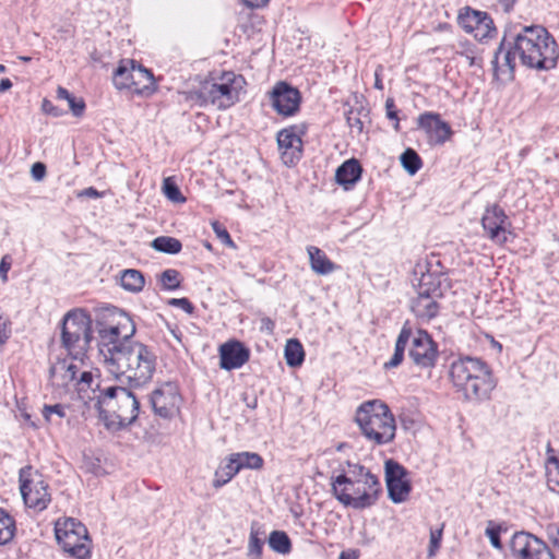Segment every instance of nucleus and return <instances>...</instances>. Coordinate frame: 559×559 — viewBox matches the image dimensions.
Here are the masks:
<instances>
[{
    "instance_id": "obj_1",
    "label": "nucleus",
    "mask_w": 559,
    "mask_h": 559,
    "mask_svg": "<svg viewBox=\"0 0 559 559\" xmlns=\"http://www.w3.org/2000/svg\"><path fill=\"white\" fill-rule=\"evenodd\" d=\"M503 60L504 66L513 71L515 58L531 69L550 70L557 64L559 57L557 44L543 26H525L509 43Z\"/></svg>"
},
{
    "instance_id": "obj_2",
    "label": "nucleus",
    "mask_w": 559,
    "mask_h": 559,
    "mask_svg": "<svg viewBox=\"0 0 559 559\" xmlns=\"http://www.w3.org/2000/svg\"><path fill=\"white\" fill-rule=\"evenodd\" d=\"M347 468L331 477L335 499L344 507L362 510L372 507L381 493L379 478L365 466L346 462Z\"/></svg>"
},
{
    "instance_id": "obj_3",
    "label": "nucleus",
    "mask_w": 559,
    "mask_h": 559,
    "mask_svg": "<svg viewBox=\"0 0 559 559\" xmlns=\"http://www.w3.org/2000/svg\"><path fill=\"white\" fill-rule=\"evenodd\" d=\"M156 366V357L144 344L127 340L120 350H116L107 366L108 371L121 383L140 386L150 381Z\"/></svg>"
},
{
    "instance_id": "obj_4",
    "label": "nucleus",
    "mask_w": 559,
    "mask_h": 559,
    "mask_svg": "<svg viewBox=\"0 0 559 559\" xmlns=\"http://www.w3.org/2000/svg\"><path fill=\"white\" fill-rule=\"evenodd\" d=\"M98 394L90 397L99 417L109 429L119 430L132 423L139 416L140 403L135 395L122 385H96Z\"/></svg>"
},
{
    "instance_id": "obj_5",
    "label": "nucleus",
    "mask_w": 559,
    "mask_h": 559,
    "mask_svg": "<svg viewBox=\"0 0 559 559\" xmlns=\"http://www.w3.org/2000/svg\"><path fill=\"white\" fill-rule=\"evenodd\" d=\"M450 377L467 401L487 400L496 386L491 370L478 358L465 357L452 362Z\"/></svg>"
},
{
    "instance_id": "obj_6",
    "label": "nucleus",
    "mask_w": 559,
    "mask_h": 559,
    "mask_svg": "<svg viewBox=\"0 0 559 559\" xmlns=\"http://www.w3.org/2000/svg\"><path fill=\"white\" fill-rule=\"evenodd\" d=\"M355 420L366 439L374 444L390 443L395 437L394 416L388 405L379 400L362 403L356 412Z\"/></svg>"
},
{
    "instance_id": "obj_7",
    "label": "nucleus",
    "mask_w": 559,
    "mask_h": 559,
    "mask_svg": "<svg viewBox=\"0 0 559 559\" xmlns=\"http://www.w3.org/2000/svg\"><path fill=\"white\" fill-rule=\"evenodd\" d=\"M61 341L73 359H82L92 341L91 316L82 309L69 311L62 320Z\"/></svg>"
},
{
    "instance_id": "obj_8",
    "label": "nucleus",
    "mask_w": 559,
    "mask_h": 559,
    "mask_svg": "<svg viewBox=\"0 0 559 559\" xmlns=\"http://www.w3.org/2000/svg\"><path fill=\"white\" fill-rule=\"evenodd\" d=\"M98 348L104 357L106 367L114 358L116 350H120L127 340H131L135 333V324L124 312H119L115 324L98 323Z\"/></svg>"
},
{
    "instance_id": "obj_9",
    "label": "nucleus",
    "mask_w": 559,
    "mask_h": 559,
    "mask_svg": "<svg viewBox=\"0 0 559 559\" xmlns=\"http://www.w3.org/2000/svg\"><path fill=\"white\" fill-rule=\"evenodd\" d=\"M58 544L64 552L76 559L90 557V540L86 527L74 519L58 520L55 526Z\"/></svg>"
},
{
    "instance_id": "obj_10",
    "label": "nucleus",
    "mask_w": 559,
    "mask_h": 559,
    "mask_svg": "<svg viewBox=\"0 0 559 559\" xmlns=\"http://www.w3.org/2000/svg\"><path fill=\"white\" fill-rule=\"evenodd\" d=\"M239 79L233 72L224 73L219 83L202 85L197 92V97L201 105L211 104L217 109H227L239 99V90L236 86Z\"/></svg>"
},
{
    "instance_id": "obj_11",
    "label": "nucleus",
    "mask_w": 559,
    "mask_h": 559,
    "mask_svg": "<svg viewBox=\"0 0 559 559\" xmlns=\"http://www.w3.org/2000/svg\"><path fill=\"white\" fill-rule=\"evenodd\" d=\"M78 367L69 359H58L51 364L49 369L51 385L61 392L70 389L78 390L79 393L92 389L94 382L93 374L90 371H83L78 378Z\"/></svg>"
},
{
    "instance_id": "obj_12",
    "label": "nucleus",
    "mask_w": 559,
    "mask_h": 559,
    "mask_svg": "<svg viewBox=\"0 0 559 559\" xmlns=\"http://www.w3.org/2000/svg\"><path fill=\"white\" fill-rule=\"evenodd\" d=\"M112 81L117 88H128L136 94H151L154 91L153 73L133 60H122Z\"/></svg>"
},
{
    "instance_id": "obj_13",
    "label": "nucleus",
    "mask_w": 559,
    "mask_h": 559,
    "mask_svg": "<svg viewBox=\"0 0 559 559\" xmlns=\"http://www.w3.org/2000/svg\"><path fill=\"white\" fill-rule=\"evenodd\" d=\"M20 491L26 507L36 511L45 510L51 501L48 485L43 475L32 466L20 469Z\"/></svg>"
},
{
    "instance_id": "obj_14",
    "label": "nucleus",
    "mask_w": 559,
    "mask_h": 559,
    "mask_svg": "<svg viewBox=\"0 0 559 559\" xmlns=\"http://www.w3.org/2000/svg\"><path fill=\"white\" fill-rule=\"evenodd\" d=\"M408 471L399 462L389 459L384 462V476L388 496L394 503L405 502L412 491Z\"/></svg>"
},
{
    "instance_id": "obj_15",
    "label": "nucleus",
    "mask_w": 559,
    "mask_h": 559,
    "mask_svg": "<svg viewBox=\"0 0 559 559\" xmlns=\"http://www.w3.org/2000/svg\"><path fill=\"white\" fill-rule=\"evenodd\" d=\"M510 549L514 559H555L546 543L527 532H516L511 538Z\"/></svg>"
},
{
    "instance_id": "obj_16",
    "label": "nucleus",
    "mask_w": 559,
    "mask_h": 559,
    "mask_svg": "<svg viewBox=\"0 0 559 559\" xmlns=\"http://www.w3.org/2000/svg\"><path fill=\"white\" fill-rule=\"evenodd\" d=\"M152 408L162 418H171L179 411L180 395L174 383L166 382L155 389L150 399Z\"/></svg>"
},
{
    "instance_id": "obj_17",
    "label": "nucleus",
    "mask_w": 559,
    "mask_h": 559,
    "mask_svg": "<svg viewBox=\"0 0 559 559\" xmlns=\"http://www.w3.org/2000/svg\"><path fill=\"white\" fill-rule=\"evenodd\" d=\"M457 20L467 33H474L479 40L492 37L496 32L492 19L486 12L467 7L460 12Z\"/></svg>"
},
{
    "instance_id": "obj_18",
    "label": "nucleus",
    "mask_w": 559,
    "mask_h": 559,
    "mask_svg": "<svg viewBox=\"0 0 559 559\" xmlns=\"http://www.w3.org/2000/svg\"><path fill=\"white\" fill-rule=\"evenodd\" d=\"M408 354L415 365L421 368H430L436 364L438 348L426 331L418 330L413 336Z\"/></svg>"
},
{
    "instance_id": "obj_19",
    "label": "nucleus",
    "mask_w": 559,
    "mask_h": 559,
    "mask_svg": "<svg viewBox=\"0 0 559 559\" xmlns=\"http://www.w3.org/2000/svg\"><path fill=\"white\" fill-rule=\"evenodd\" d=\"M417 123L425 131L430 145H443L453 134L450 124L436 112L426 111L421 114Z\"/></svg>"
},
{
    "instance_id": "obj_20",
    "label": "nucleus",
    "mask_w": 559,
    "mask_h": 559,
    "mask_svg": "<svg viewBox=\"0 0 559 559\" xmlns=\"http://www.w3.org/2000/svg\"><path fill=\"white\" fill-rule=\"evenodd\" d=\"M273 108L277 114L283 116H292L300 105V93L297 88L285 82L277 83L270 93Z\"/></svg>"
},
{
    "instance_id": "obj_21",
    "label": "nucleus",
    "mask_w": 559,
    "mask_h": 559,
    "mask_svg": "<svg viewBox=\"0 0 559 559\" xmlns=\"http://www.w3.org/2000/svg\"><path fill=\"white\" fill-rule=\"evenodd\" d=\"M508 223V216L503 209L499 205L493 204L487 206L481 217L483 228L487 231L490 240L498 245H502L507 241L506 225Z\"/></svg>"
},
{
    "instance_id": "obj_22",
    "label": "nucleus",
    "mask_w": 559,
    "mask_h": 559,
    "mask_svg": "<svg viewBox=\"0 0 559 559\" xmlns=\"http://www.w3.org/2000/svg\"><path fill=\"white\" fill-rule=\"evenodd\" d=\"M249 358V349L238 341H229L219 346V366L222 369H238L242 367Z\"/></svg>"
},
{
    "instance_id": "obj_23",
    "label": "nucleus",
    "mask_w": 559,
    "mask_h": 559,
    "mask_svg": "<svg viewBox=\"0 0 559 559\" xmlns=\"http://www.w3.org/2000/svg\"><path fill=\"white\" fill-rule=\"evenodd\" d=\"M277 144L280 150H284L282 157L284 163L292 165L295 159H299L301 154V139L289 129H284L277 134Z\"/></svg>"
},
{
    "instance_id": "obj_24",
    "label": "nucleus",
    "mask_w": 559,
    "mask_h": 559,
    "mask_svg": "<svg viewBox=\"0 0 559 559\" xmlns=\"http://www.w3.org/2000/svg\"><path fill=\"white\" fill-rule=\"evenodd\" d=\"M438 298L419 295L412 299L411 310L421 321H430L439 312Z\"/></svg>"
},
{
    "instance_id": "obj_25",
    "label": "nucleus",
    "mask_w": 559,
    "mask_h": 559,
    "mask_svg": "<svg viewBox=\"0 0 559 559\" xmlns=\"http://www.w3.org/2000/svg\"><path fill=\"white\" fill-rule=\"evenodd\" d=\"M361 171L362 168L357 159H348L336 169V182L348 190L360 179Z\"/></svg>"
},
{
    "instance_id": "obj_26",
    "label": "nucleus",
    "mask_w": 559,
    "mask_h": 559,
    "mask_svg": "<svg viewBox=\"0 0 559 559\" xmlns=\"http://www.w3.org/2000/svg\"><path fill=\"white\" fill-rule=\"evenodd\" d=\"M310 267L318 275H328L333 273L337 265L332 262L324 251L314 246L307 247Z\"/></svg>"
},
{
    "instance_id": "obj_27",
    "label": "nucleus",
    "mask_w": 559,
    "mask_h": 559,
    "mask_svg": "<svg viewBox=\"0 0 559 559\" xmlns=\"http://www.w3.org/2000/svg\"><path fill=\"white\" fill-rule=\"evenodd\" d=\"M412 334V329L405 324L397 336L393 356L384 364L385 368H395L402 362L406 345Z\"/></svg>"
},
{
    "instance_id": "obj_28",
    "label": "nucleus",
    "mask_w": 559,
    "mask_h": 559,
    "mask_svg": "<svg viewBox=\"0 0 559 559\" xmlns=\"http://www.w3.org/2000/svg\"><path fill=\"white\" fill-rule=\"evenodd\" d=\"M417 294L440 298L442 296L440 276L431 273L423 274L419 280Z\"/></svg>"
},
{
    "instance_id": "obj_29",
    "label": "nucleus",
    "mask_w": 559,
    "mask_h": 559,
    "mask_svg": "<svg viewBox=\"0 0 559 559\" xmlns=\"http://www.w3.org/2000/svg\"><path fill=\"white\" fill-rule=\"evenodd\" d=\"M236 467V462L230 454L226 457L225 463L216 469L213 486L219 488L230 481L239 473Z\"/></svg>"
},
{
    "instance_id": "obj_30",
    "label": "nucleus",
    "mask_w": 559,
    "mask_h": 559,
    "mask_svg": "<svg viewBox=\"0 0 559 559\" xmlns=\"http://www.w3.org/2000/svg\"><path fill=\"white\" fill-rule=\"evenodd\" d=\"M231 456L239 472L243 468L261 469L263 467L264 461L262 456L255 452H237L231 453Z\"/></svg>"
},
{
    "instance_id": "obj_31",
    "label": "nucleus",
    "mask_w": 559,
    "mask_h": 559,
    "mask_svg": "<svg viewBox=\"0 0 559 559\" xmlns=\"http://www.w3.org/2000/svg\"><path fill=\"white\" fill-rule=\"evenodd\" d=\"M285 359L289 367H298L305 358V350L301 343L296 338H290L285 345Z\"/></svg>"
},
{
    "instance_id": "obj_32",
    "label": "nucleus",
    "mask_w": 559,
    "mask_h": 559,
    "mask_svg": "<svg viewBox=\"0 0 559 559\" xmlns=\"http://www.w3.org/2000/svg\"><path fill=\"white\" fill-rule=\"evenodd\" d=\"M121 286L129 292L138 293L142 290L144 286V276L143 274L133 269L124 270L121 274Z\"/></svg>"
},
{
    "instance_id": "obj_33",
    "label": "nucleus",
    "mask_w": 559,
    "mask_h": 559,
    "mask_svg": "<svg viewBox=\"0 0 559 559\" xmlns=\"http://www.w3.org/2000/svg\"><path fill=\"white\" fill-rule=\"evenodd\" d=\"M152 247L159 252L176 254L181 251L182 245L174 237L160 236L153 240Z\"/></svg>"
},
{
    "instance_id": "obj_34",
    "label": "nucleus",
    "mask_w": 559,
    "mask_h": 559,
    "mask_svg": "<svg viewBox=\"0 0 559 559\" xmlns=\"http://www.w3.org/2000/svg\"><path fill=\"white\" fill-rule=\"evenodd\" d=\"M270 547L278 552L286 555L292 549V543L288 535L282 531H273L269 537Z\"/></svg>"
},
{
    "instance_id": "obj_35",
    "label": "nucleus",
    "mask_w": 559,
    "mask_h": 559,
    "mask_svg": "<svg viewBox=\"0 0 559 559\" xmlns=\"http://www.w3.org/2000/svg\"><path fill=\"white\" fill-rule=\"evenodd\" d=\"M400 160L403 168L412 176L415 175L423 166L420 156L413 148H406L402 153Z\"/></svg>"
},
{
    "instance_id": "obj_36",
    "label": "nucleus",
    "mask_w": 559,
    "mask_h": 559,
    "mask_svg": "<svg viewBox=\"0 0 559 559\" xmlns=\"http://www.w3.org/2000/svg\"><path fill=\"white\" fill-rule=\"evenodd\" d=\"M14 520L0 508V545L9 543L14 536Z\"/></svg>"
},
{
    "instance_id": "obj_37",
    "label": "nucleus",
    "mask_w": 559,
    "mask_h": 559,
    "mask_svg": "<svg viewBox=\"0 0 559 559\" xmlns=\"http://www.w3.org/2000/svg\"><path fill=\"white\" fill-rule=\"evenodd\" d=\"M180 273L174 269H167L160 274V283L167 290L177 289L180 286Z\"/></svg>"
},
{
    "instance_id": "obj_38",
    "label": "nucleus",
    "mask_w": 559,
    "mask_h": 559,
    "mask_svg": "<svg viewBox=\"0 0 559 559\" xmlns=\"http://www.w3.org/2000/svg\"><path fill=\"white\" fill-rule=\"evenodd\" d=\"M547 485L552 491H556L559 487V460L556 457H552L548 461Z\"/></svg>"
},
{
    "instance_id": "obj_39",
    "label": "nucleus",
    "mask_w": 559,
    "mask_h": 559,
    "mask_svg": "<svg viewBox=\"0 0 559 559\" xmlns=\"http://www.w3.org/2000/svg\"><path fill=\"white\" fill-rule=\"evenodd\" d=\"M163 191L173 202L182 203L186 201L176 182L169 177L165 178L163 181Z\"/></svg>"
},
{
    "instance_id": "obj_40",
    "label": "nucleus",
    "mask_w": 559,
    "mask_h": 559,
    "mask_svg": "<svg viewBox=\"0 0 559 559\" xmlns=\"http://www.w3.org/2000/svg\"><path fill=\"white\" fill-rule=\"evenodd\" d=\"M262 540L258 537V533L251 531L248 545V555L253 559H260L262 554Z\"/></svg>"
},
{
    "instance_id": "obj_41",
    "label": "nucleus",
    "mask_w": 559,
    "mask_h": 559,
    "mask_svg": "<svg viewBox=\"0 0 559 559\" xmlns=\"http://www.w3.org/2000/svg\"><path fill=\"white\" fill-rule=\"evenodd\" d=\"M213 231L215 233L216 237L227 247L235 249L236 245L234 240L231 239L229 233L227 229L218 222L212 223Z\"/></svg>"
},
{
    "instance_id": "obj_42",
    "label": "nucleus",
    "mask_w": 559,
    "mask_h": 559,
    "mask_svg": "<svg viewBox=\"0 0 559 559\" xmlns=\"http://www.w3.org/2000/svg\"><path fill=\"white\" fill-rule=\"evenodd\" d=\"M57 415L59 418L66 416V407L61 404L45 405L43 408V416L47 421H51V416Z\"/></svg>"
},
{
    "instance_id": "obj_43",
    "label": "nucleus",
    "mask_w": 559,
    "mask_h": 559,
    "mask_svg": "<svg viewBox=\"0 0 559 559\" xmlns=\"http://www.w3.org/2000/svg\"><path fill=\"white\" fill-rule=\"evenodd\" d=\"M70 110L75 117H80L83 115L85 110V103L82 98H76L73 95L67 99Z\"/></svg>"
},
{
    "instance_id": "obj_44",
    "label": "nucleus",
    "mask_w": 559,
    "mask_h": 559,
    "mask_svg": "<svg viewBox=\"0 0 559 559\" xmlns=\"http://www.w3.org/2000/svg\"><path fill=\"white\" fill-rule=\"evenodd\" d=\"M385 110H386V117L391 120H394V129L395 131L400 130V122L397 118V110L395 108V103L392 97L386 98L385 100Z\"/></svg>"
},
{
    "instance_id": "obj_45",
    "label": "nucleus",
    "mask_w": 559,
    "mask_h": 559,
    "mask_svg": "<svg viewBox=\"0 0 559 559\" xmlns=\"http://www.w3.org/2000/svg\"><path fill=\"white\" fill-rule=\"evenodd\" d=\"M441 536H442V530L432 531L430 533V542H429V549H428L429 557H432L436 555L437 549L440 547Z\"/></svg>"
},
{
    "instance_id": "obj_46",
    "label": "nucleus",
    "mask_w": 559,
    "mask_h": 559,
    "mask_svg": "<svg viewBox=\"0 0 559 559\" xmlns=\"http://www.w3.org/2000/svg\"><path fill=\"white\" fill-rule=\"evenodd\" d=\"M168 305L181 308L187 313H192L194 310L193 305L188 298H171L169 299Z\"/></svg>"
},
{
    "instance_id": "obj_47",
    "label": "nucleus",
    "mask_w": 559,
    "mask_h": 559,
    "mask_svg": "<svg viewBox=\"0 0 559 559\" xmlns=\"http://www.w3.org/2000/svg\"><path fill=\"white\" fill-rule=\"evenodd\" d=\"M486 535L489 537L491 545L497 548L501 549L502 544L500 540V531L496 527H487L486 528Z\"/></svg>"
},
{
    "instance_id": "obj_48",
    "label": "nucleus",
    "mask_w": 559,
    "mask_h": 559,
    "mask_svg": "<svg viewBox=\"0 0 559 559\" xmlns=\"http://www.w3.org/2000/svg\"><path fill=\"white\" fill-rule=\"evenodd\" d=\"M31 174L34 180H43L46 176V165L40 162L34 163L31 168Z\"/></svg>"
},
{
    "instance_id": "obj_49",
    "label": "nucleus",
    "mask_w": 559,
    "mask_h": 559,
    "mask_svg": "<svg viewBox=\"0 0 559 559\" xmlns=\"http://www.w3.org/2000/svg\"><path fill=\"white\" fill-rule=\"evenodd\" d=\"M546 535L554 546L559 548V526L557 524H548L546 526Z\"/></svg>"
},
{
    "instance_id": "obj_50",
    "label": "nucleus",
    "mask_w": 559,
    "mask_h": 559,
    "mask_svg": "<svg viewBox=\"0 0 559 559\" xmlns=\"http://www.w3.org/2000/svg\"><path fill=\"white\" fill-rule=\"evenodd\" d=\"M347 123L352 130H356L359 133L362 131L364 123L357 116H353V111L347 116Z\"/></svg>"
},
{
    "instance_id": "obj_51",
    "label": "nucleus",
    "mask_w": 559,
    "mask_h": 559,
    "mask_svg": "<svg viewBox=\"0 0 559 559\" xmlns=\"http://www.w3.org/2000/svg\"><path fill=\"white\" fill-rule=\"evenodd\" d=\"M9 259V255H4L0 262V277L3 283L8 281V272L11 267V262Z\"/></svg>"
},
{
    "instance_id": "obj_52",
    "label": "nucleus",
    "mask_w": 559,
    "mask_h": 559,
    "mask_svg": "<svg viewBox=\"0 0 559 559\" xmlns=\"http://www.w3.org/2000/svg\"><path fill=\"white\" fill-rule=\"evenodd\" d=\"M43 110L46 114L52 115L55 117H58L61 115V110H59L53 104L47 99H44L43 102Z\"/></svg>"
},
{
    "instance_id": "obj_53",
    "label": "nucleus",
    "mask_w": 559,
    "mask_h": 559,
    "mask_svg": "<svg viewBox=\"0 0 559 559\" xmlns=\"http://www.w3.org/2000/svg\"><path fill=\"white\" fill-rule=\"evenodd\" d=\"M9 338V332L7 330V322L0 316V343L5 342Z\"/></svg>"
},
{
    "instance_id": "obj_54",
    "label": "nucleus",
    "mask_w": 559,
    "mask_h": 559,
    "mask_svg": "<svg viewBox=\"0 0 559 559\" xmlns=\"http://www.w3.org/2000/svg\"><path fill=\"white\" fill-rule=\"evenodd\" d=\"M261 330L267 331L270 334L273 333L274 322L270 318H263L261 320Z\"/></svg>"
},
{
    "instance_id": "obj_55",
    "label": "nucleus",
    "mask_w": 559,
    "mask_h": 559,
    "mask_svg": "<svg viewBox=\"0 0 559 559\" xmlns=\"http://www.w3.org/2000/svg\"><path fill=\"white\" fill-rule=\"evenodd\" d=\"M516 0H498V3L501 5L504 12H509Z\"/></svg>"
},
{
    "instance_id": "obj_56",
    "label": "nucleus",
    "mask_w": 559,
    "mask_h": 559,
    "mask_svg": "<svg viewBox=\"0 0 559 559\" xmlns=\"http://www.w3.org/2000/svg\"><path fill=\"white\" fill-rule=\"evenodd\" d=\"M71 94L69 93V91L62 86H59L57 88V98L58 99H64L67 100L68 98H70Z\"/></svg>"
},
{
    "instance_id": "obj_57",
    "label": "nucleus",
    "mask_w": 559,
    "mask_h": 559,
    "mask_svg": "<svg viewBox=\"0 0 559 559\" xmlns=\"http://www.w3.org/2000/svg\"><path fill=\"white\" fill-rule=\"evenodd\" d=\"M12 87V82L10 79L5 78L0 81V93H4Z\"/></svg>"
},
{
    "instance_id": "obj_58",
    "label": "nucleus",
    "mask_w": 559,
    "mask_h": 559,
    "mask_svg": "<svg viewBox=\"0 0 559 559\" xmlns=\"http://www.w3.org/2000/svg\"><path fill=\"white\" fill-rule=\"evenodd\" d=\"M249 8H258L267 2V0H242Z\"/></svg>"
},
{
    "instance_id": "obj_59",
    "label": "nucleus",
    "mask_w": 559,
    "mask_h": 559,
    "mask_svg": "<svg viewBox=\"0 0 559 559\" xmlns=\"http://www.w3.org/2000/svg\"><path fill=\"white\" fill-rule=\"evenodd\" d=\"M83 194L88 195V197H93V198L99 197L98 191L96 189L92 188V187L85 189Z\"/></svg>"
},
{
    "instance_id": "obj_60",
    "label": "nucleus",
    "mask_w": 559,
    "mask_h": 559,
    "mask_svg": "<svg viewBox=\"0 0 559 559\" xmlns=\"http://www.w3.org/2000/svg\"><path fill=\"white\" fill-rule=\"evenodd\" d=\"M374 87L378 88V90H382L383 88V85H382V82L381 80L379 79V75L378 73L376 72V82H374Z\"/></svg>"
},
{
    "instance_id": "obj_61",
    "label": "nucleus",
    "mask_w": 559,
    "mask_h": 559,
    "mask_svg": "<svg viewBox=\"0 0 559 559\" xmlns=\"http://www.w3.org/2000/svg\"><path fill=\"white\" fill-rule=\"evenodd\" d=\"M5 71H7V68H5V66H3V64H0V73H3V72H5Z\"/></svg>"
},
{
    "instance_id": "obj_62",
    "label": "nucleus",
    "mask_w": 559,
    "mask_h": 559,
    "mask_svg": "<svg viewBox=\"0 0 559 559\" xmlns=\"http://www.w3.org/2000/svg\"><path fill=\"white\" fill-rule=\"evenodd\" d=\"M20 59H21L22 61H24V62H27V61H29V60H31V58H29V57H20Z\"/></svg>"
},
{
    "instance_id": "obj_63",
    "label": "nucleus",
    "mask_w": 559,
    "mask_h": 559,
    "mask_svg": "<svg viewBox=\"0 0 559 559\" xmlns=\"http://www.w3.org/2000/svg\"><path fill=\"white\" fill-rule=\"evenodd\" d=\"M344 556H345V554H344V552H342V554H341V556H340V559H343V558H344Z\"/></svg>"
}]
</instances>
